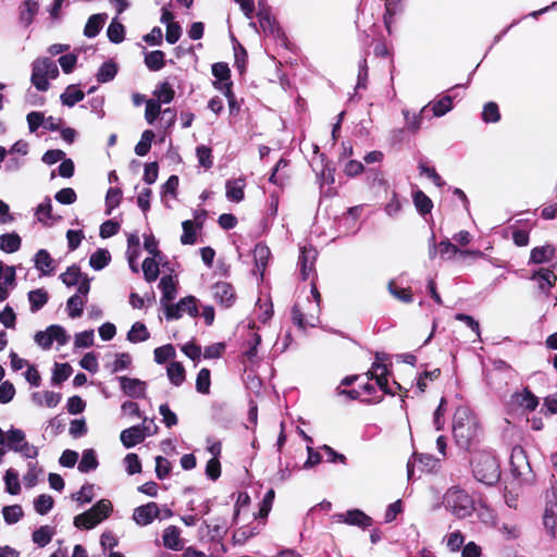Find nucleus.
Masks as SVG:
<instances>
[{
    "mask_svg": "<svg viewBox=\"0 0 557 557\" xmlns=\"http://www.w3.org/2000/svg\"><path fill=\"white\" fill-rule=\"evenodd\" d=\"M387 289L394 298L404 304H411L413 301L411 289L398 287L394 281L388 282Z\"/></svg>",
    "mask_w": 557,
    "mask_h": 557,
    "instance_id": "obj_39",
    "label": "nucleus"
},
{
    "mask_svg": "<svg viewBox=\"0 0 557 557\" xmlns=\"http://www.w3.org/2000/svg\"><path fill=\"white\" fill-rule=\"evenodd\" d=\"M451 431L456 444L463 449H468L478 438L480 434V424L476 416L470 408L459 406L455 410Z\"/></svg>",
    "mask_w": 557,
    "mask_h": 557,
    "instance_id": "obj_1",
    "label": "nucleus"
},
{
    "mask_svg": "<svg viewBox=\"0 0 557 557\" xmlns=\"http://www.w3.org/2000/svg\"><path fill=\"white\" fill-rule=\"evenodd\" d=\"M107 35L111 42H113V44L122 42L125 37L124 25L119 22H115L113 20L107 29Z\"/></svg>",
    "mask_w": 557,
    "mask_h": 557,
    "instance_id": "obj_48",
    "label": "nucleus"
},
{
    "mask_svg": "<svg viewBox=\"0 0 557 557\" xmlns=\"http://www.w3.org/2000/svg\"><path fill=\"white\" fill-rule=\"evenodd\" d=\"M210 371L206 368L198 372L196 379V389L201 394H208L210 391Z\"/></svg>",
    "mask_w": 557,
    "mask_h": 557,
    "instance_id": "obj_55",
    "label": "nucleus"
},
{
    "mask_svg": "<svg viewBox=\"0 0 557 557\" xmlns=\"http://www.w3.org/2000/svg\"><path fill=\"white\" fill-rule=\"evenodd\" d=\"M81 367L91 373L98 371L99 364L96 354L87 352L79 362Z\"/></svg>",
    "mask_w": 557,
    "mask_h": 557,
    "instance_id": "obj_64",
    "label": "nucleus"
},
{
    "mask_svg": "<svg viewBox=\"0 0 557 557\" xmlns=\"http://www.w3.org/2000/svg\"><path fill=\"white\" fill-rule=\"evenodd\" d=\"M154 138L152 131L147 129L141 134L140 140L135 146V153L139 157L146 156L151 147V143Z\"/></svg>",
    "mask_w": 557,
    "mask_h": 557,
    "instance_id": "obj_46",
    "label": "nucleus"
},
{
    "mask_svg": "<svg viewBox=\"0 0 557 557\" xmlns=\"http://www.w3.org/2000/svg\"><path fill=\"white\" fill-rule=\"evenodd\" d=\"M153 355L154 361L159 364H162L166 360L175 357V348L171 344L163 345L161 347L156 348Z\"/></svg>",
    "mask_w": 557,
    "mask_h": 557,
    "instance_id": "obj_54",
    "label": "nucleus"
},
{
    "mask_svg": "<svg viewBox=\"0 0 557 557\" xmlns=\"http://www.w3.org/2000/svg\"><path fill=\"white\" fill-rule=\"evenodd\" d=\"M212 74L219 81L215 83L216 88H219L227 98L228 104H238L232 90L233 84L231 82V70L228 65L224 62L213 64Z\"/></svg>",
    "mask_w": 557,
    "mask_h": 557,
    "instance_id": "obj_8",
    "label": "nucleus"
},
{
    "mask_svg": "<svg viewBox=\"0 0 557 557\" xmlns=\"http://www.w3.org/2000/svg\"><path fill=\"white\" fill-rule=\"evenodd\" d=\"M460 92L466 94V88L461 85H456L455 87L447 90L445 95H443L436 101H430L428 104H453L454 101H461L463 96L460 97Z\"/></svg>",
    "mask_w": 557,
    "mask_h": 557,
    "instance_id": "obj_34",
    "label": "nucleus"
},
{
    "mask_svg": "<svg viewBox=\"0 0 557 557\" xmlns=\"http://www.w3.org/2000/svg\"><path fill=\"white\" fill-rule=\"evenodd\" d=\"M60 98L62 104H75L84 99V92L77 85H70Z\"/></svg>",
    "mask_w": 557,
    "mask_h": 557,
    "instance_id": "obj_40",
    "label": "nucleus"
},
{
    "mask_svg": "<svg viewBox=\"0 0 557 557\" xmlns=\"http://www.w3.org/2000/svg\"><path fill=\"white\" fill-rule=\"evenodd\" d=\"M368 374L370 375V379H375L376 384L380 386V388L384 393H386V394L395 393V391L388 386V382L386 379L387 368L384 363L381 362V358L379 355L376 356V361L373 362Z\"/></svg>",
    "mask_w": 557,
    "mask_h": 557,
    "instance_id": "obj_17",
    "label": "nucleus"
},
{
    "mask_svg": "<svg viewBox=\"0 0 557 557\" xmlns=\"http://www.w3.org/2000/svg\"><path fill=\"white\" fill-rule=\"evenodd\" d=\"M21 243V237L16 233H7L0 236V249L7 253L17 251Z\"/></svg>",
    "mask_w": 557,
    "mask_h": 557,
    "instance_id": "obj_33",
    "label": "nucleus"
},
{
    "mask_svg": "<svg viewBox=\"0 0 557 557\" xmlns=\"http://www.w3.org/2000/svg\"><path fill=\"white\" fill-rule=\"evenodd\" d=\"M119 381L121 383V388L127 396L135 398L145 396L146 383L144 381L126 376H120Z\"/></svg>",
    "mask_w": 557,
    "mask_h": 557,
    "instance_id": "obj_20",
    "label": "nucleus"
},
{
    "mask_svg": "<svg viewBox=\"0 0 557 557\" xmlns=\"http://www.w3.org/2000/svg\"><path fill=\"white\" fill-rule=\"evenodd\" d=\"M2 513L5 522L12 524L16 523L21 519V517L23 516V510L21 506L13 505L4 507Z\"/></svg>",
    "mask_w": 557,
    "mask_h": 557,
    "instance_id": "obj_58",
    "label": "nucleus"
},
{
    "mask_svg": "<svg viewBox=\"0 0 557 557\" xmlns=\"http://www.w3.org/2000/svg\"><path fill=\"white\" fill-rule=\"evenodd\" d=\"M197 300L194 296L182 298L176 305L168 304L164 308L168 320L181 319L184 314L196 317L198 314Z\"/></svg>",
    "mask_w": 557,
    "mask_h": 557,
    "instance_id": "obj_9",
    "label": "nucleus"
},
{
    "mask_svg": "<svg viewBox=\"0 0 557 557\" xmlns=\"http://www.w3.org/2000/svg\"><path fill=\"white\" fill-rule=\"evenodd\" d=\"M58 75L59 69L50 58H37L32 64L30 81L38 90H47L49 88L48 79H53Z\"/></svg>",
    "mask_w": 557,
    "mask_h": 557,
    "instance_id": "obj_5",
    "label": "nucleus"
},
{
    "mask_svg": "<svg viewBox=\"0 0 557 557\" xmlns=\"http://www.w3.org/2000/svg\"><path fill=\"white\" fill-rule=\"evenodd\" d=\"M177 282L172 275H164L161 277L159 286L162 292L161 305L164 307L170 304L176 296Z\"/></svg>",
    "mask_w": 557,
    "mask_h": 557,
    "instance_id": "obj_24",
    "label": "nucleus"
},
{
    "mask_svg": "<svg viewBox=\"0 0 557 557\" xmlns=\"http://www.w3.org/2000/svg\"><path fill=\"white\" fill-rule=\"evenodd\" d=\"M111 260V255L107 249L96 250L89 258L90 267L96 270H102Z\"/></svg>",
    "mask_w": 557,
    "mask_h": 557,
    "instance_id": "obj_38",
    "label": "nucleus"
},
{
    "mask_svg": "<svg viewBox=\"0 0 557 557\" xmlns=\"http://www.w3.org/2000/svg\"><path fill=\"white\" fill-rule=\"evenodd\" d=\"M72 372V368L67 363H57L53 370V381L61 383L65 381Z\"/></svg>",
    "mask_w": 557,
    "mask_h": 557,
    "instance_id": "obj_63",
    "label": "nucleus"
},
{
    "mask_svg": "<svg viewBox=\"0 0 557 557\" xmlns=\"http://www.w3.org/2000/svg\"><path fill=\"white\" fill-rule=\"evenodd\" d=\"M39 4L36 0H24L20 7V21L25 26H29L35 15L38 13Z\"/></svg>",
    "mask_w": 557,
    "mask_h": 557,
    "instance_id": "obj_28",
    "label": "nucleus"
},
{
    "mask_svg": "<svg viewBox=\"0 0 557 557\" xmlns=\"http://www.w3.org/2000/svg\"><path fill=\"white\" fill-rule=\"evenodd\" d=\"M444 505L458 519L470 517L475 509L472 497L458 486L447 490L444 495Z\"/></svg>",
    "mask_w": 557,
    "mask_h": 557,
    "instance_id": "obj_3",
    "label": "nucleus"
},
{
    "mask_svg": "<svg viewBox=\"0 0 557 557\" xmlns=\"http://www.w3.org/2000/svg\"><path fill=\"white\" fill-rule=\"evenodd\" d=\"M163 545L172 550H181L184 545L181 540V531L175 525H170L164 529L162 534Z\"/></svg>",
    "mask_w": 557,
    "mask_h": 557,
    "instance_id": "obj_25",
    "label": "nucleus"
},
{
    "mask_svg": "<svg viewBox=\"0 0 557 557\" xmlns=\"http://www.w3.org/2000/svg\"><path fill=\"white\" fill-rule=\"evenodd\" d=\"M124 462L128 474L133 475L141 471V463L136 454H127L124 458Z\"/></svg>",
    "mask_w": 557,
    "mask_h": 557,
    "instance_id": "obj_62",
    "label": "nucleus"
},
{
    "mask_svg": "<svg viewBox=\"0 0 557 557\" xmlns=\"http://www.w3.org/2000/svg\"><path fill=\"white\" fill-rule=\"evenodd\" d=\"M40 470L37 468L36 463L29 462L27 466V472L23 476V481L27 487H33L37 484L38 475Z\"/></svg>",
    "mask_w": 557,
    "mask_h": 557,
    "instance_id": "obj_61",
    "label": "nucleus"
},
{
    "mask_svg": "<svg viewBox=\"0 0 557 557\" xmlns=\"http://www.w3.org/2000/svg\"><path fill=\"white\" fill-rule=\"evenodd\" d=\"M245 178L228 180L225 183V197L228 201L240 202L245 197Z\"/></svg>",
    "mask_w": 557,
    "mask_h": 557,
    "instance_id": "obj_19",
    "label": "nucleus"
},
{
    "mask_svg": "<svg viewBox=\"0 0 557 557\" xmlns=\"http://www.w3.org/2000/svg\"><path fill=\"white\" fill-rule=\"evenodd\" d=\"M54 263V260L46 249H39L34 256V267L44 276L53 274Z\"/></svg>",
    "mask_w": 557,
    "mask_h": 557,
    "instance_id": "obj_21",
    "label": "nucleus"
},
{
    "mask_svg": "<svg viewBox=\"0 0 557 557\" xmlns=\"http://www.w3.org/2000/svg\"><path fill=\"white\" fill-rule=\"evenodd\" d=\"M15 286V268L0 262V301L8 298Z\"/></svg>",
    "mask_w": 557,
    "mask_h": 557,
    "instance_id": "obj_16",
    "label": "nucleus"
},
{
    "mask_svg": "<svg viewBox=\"0 0 557 557\" xmlns=\"http://www.w3.org/2000/svg\"><path fill=\"white\" fill-rule=\"evenodd\" d=\"M211 292L213 299L222 307L228 308L236 300L234 287L227 282H216L212 285Z\"/></svg>",
    "mask_w": 557,
    "mask_h": 557,
    "instance_id": "obj_12",
    "label": "nucleus"
},
{
    "mask_svg": "<svg viewBox=\"0 0 557 557\" xmlns=\"http://www.w3.org/2000/svg\"><path fill=\"white\" fill-rule=\"evenodd\" d=\"M94 490L95 486L92 484H84L81 490L73 495V498L81 504H88L95 497Z\"/></svg>",
    "mask_w": 557,
    "mask_h": 557,
    "instance_id": "obj_57",
    "label": "nucleus"
},
{
    "mask_svg": "<svg viewBox=\"0 0 557 557\" xmlns=\"http://www.w3.org/2000/svg\"><path fill=\"white\" fill-rule=\"evenodd\" d=\"M28 300L30 304V310L36 312L47 304L48 293L44 288L30 290L28 293Z\"/></svg>",
    "mask_w": 557,
    "mask_h": 557,
    "instance_id": "obj_41",
    "label": "nucleus"
},
{
    "mask_svg": "<svg viewBox=\"0 0 557 557\" xmlns=\"http://www.w3.org/2000/svg\"><path fill=\"white\" fill-rule=\"evenodd\" d=\"M159 516L160 508L158 504L153 502L135 508L133 512L134 521L141 527L150 524Z\"/></svg>",
    "mask_w": 557,
    "mask_h": 557,
    "instance_id": "obj_14",
    "label": "nucleus"
},
{
    "mask_svg": "<svg viewBox=\"0 0 557 557\" xmlns=\"http://www.w3.org/2000/svg\"><path fill=\"white\" fill-rule=\"evenodd\" d=\"M117 73L116 64L113 62H104L98 70L97 81L100 83H107L112 81Z\"/></svg>",
    "mask_w": 557,
    "mask_h": 557,
    "instance_id": "obj_47",
    "label": "nucleus"
},
{
    "mask_svg": "<svg viewBox=\"0 0 557 557\" xmlns=\"http://www.w3.org/2000/svg\"><path fill=\"white\" fill-rule=\"evenodd\" d=\"M320 307L318 305L310 306L307 313L302 312L298 305H295L292 310L293 322L301 330L308 326H315L319 322Z\"/></svg>",
    "mask_w": 557,
    "mask_h": 557,
    "instance_id": "obj_11",
    "label": "nucleus"
},
{
    "mask_svg": "<svg viewBox=\"0 0 557 557\" xmlns=\"http://www.w3.org/2000/svg\"><path fill=\"white\" fill-rule=\"evenodd\" d=\"M453 107H406L403 110L408 127L416 129L422 124L424 117H429L430 113L432 116L441 117L445 115Z\"/></svg>",
    "mask_w": 557,
    "mask_h": 557,
    "instance_id": "obj_6",
    "label": "nucleus"
},
{
    "mask_svg": "<svg viewBox=\"0 0 557 557\" xmlns=\"http://www.w3.org/2000/svg\"><path fill=\"white\" fill-rule=\"evenodd\" d=\"M413 202L421 214L429 213L433 207L431 199L421 190L414 193Z\"/></svg>",
    "mask_w": 557,
    "mask_h": 557,
    "instance_id": "obj_50",
    "label": "nucleus"
},
{
    "mask_svg": "<svg viewBox=\"0 0 557 557\" xmlns=\"http://www.w3.org/2000/svg\"><path fill=\"white\" fill-rule=\"evenodd\" d=\"M54 535V530L49 525H42L33 533V541L39 547H45Z\"/></svg>",
    "mask_w": 557,
    "mask_h": 557,
    "instance_id": "obj_45",
    "label": "nucleus"
},
{
    "mask_svg": "<svg viewBox=\"0 0 557 557\" xmlns=\"http://www.w3.org/2000/svg\"><path fill=\"white\" fill-rule=\"evenodd\" d=\"M472 472L478 481L487 485L496 483L500 478L499 463L496 457L488 451L474 454L472 458Z\"/></svg>",
    "mask_w": 557,
    "mask_h": 557,
    "instance_id": "obj_2",
    "label": "nucleus"
},
{
    "mask_svg": "<svg viewBox=\"0 0 557 557\" xmlns=\"http://www.w3.org/2000/svg\"><path fill=\"white\" fill-rule=\"evenodd\" d=\"M106 20L107 14L104 13L92 14L89 16L84 28V35L88 38L96 37L103 27Z\"/></svg>",
    "mask_w": 557,
    "mask_h": 557,
    "instance_id": "obj_29",
    "label": "nucleus"
},
{
    "mask_svg": "<svg viewBox=\"0 0 557 557\" xmlns=\"http://www.w3.org/2000/svg\"><path fill=\"white\" fill-rule=\"evenodd\" d=\"M196 156L198 159L199 165L205 169H210L213 164L211 149L207 146H199L196 150Z\"/></svg>",
    "mask_w": 557,
    "mask_h": 557,
    "instance_id": "obj_59",
    "label": "nucleus"
},
{
    "mask_svg": "<svg viewBox=\"0 0 557 557\" xmlns=\"http://www.w3.org/2000/svg\"><path fill=\"white\" fill-rule=\"evenodd\" d=\"M94 331H84L77 333L74 338V346L76 348H88L94 345Z\"/></svg>",
    "mask_w": 557,
    "mask_h": 557,
    "instance_id": "obj_56",
    "label": "nucleus"
},
{
    "mask_svg": "<svg viewBox=\"0 0 557 557\" xmlns=\"http://www.w3.org/2000/svg\"><path fill=\"white\" fill-rule=\"evenodd\" d=\"M183 234L181 236V243L183 245H193L196 243L197 233L195 223L190 220H186L182 223Z\"/></svg>",
    "mask_w": 557,
    "mask_h": 557,
    "instance_id": "obj_49",
    "label": "nucleus"
},
{
    "mask_svg": "<svg viewBox=\"0 0 557 557\" xmlns=\"http://www.w3.org/2000/svg\"><path fill=\"white\" fill-rule=\"evenodd\" d=\"M34 507L39 515H46L53 507V498L50 495L41 494L35 499Z\"/></svg>",
    "mask_w": 557,
    "mask_h": 557,
    "instance_id": "obj_53",
    "label": "nucleus"
},
{
    "mask_svg": "<svg viewBox=\"0 0 557 557\" xmlns=\"http://www.w3.org/2000/svg\"><path fill=\"white\" fill-rule=\"evenodd\" d=\"M145 437V428H141V425H134L125 429L120 435V440L126 448L134 447L135 445L144 442Z\"/></svg>",
    "mask_w": 557,
    "mask_h": 557,
    "instance_id": "obj_22",
    "label": "nucleus"
},
{
    "mask_svg": "<svg viewBox=\"0 0 557 557\" xmlns=\"http://www.w3.org/2000/svg\"><path fill=\"white\" fill-rule=\"evenodd\" d=\"M165 54L161 50H154L146 53L145 64L150 71H160L165 65Z\"/></svg>",
    "mask_w": 557,
    "mask_h": 557,
    "instance_id": "obj_37",
    "label": "nucleus"
},
{
    "mask_svg": "<svg viewBox=\"0 0 557 557\" xmlns=\"http://www.w3.org/2000/svg\"><path fill=\"white\" fill-rule=\"evenodd\" d=\"M69 339L70 335L66 333L65 329L59 324H52L46 330L37 332L34 336L35 343L45 350L49 349L53 342H55L58 346H64Z\"/></svg>",
    "mask_w": 557,
    "mask_h": 557,
    "instance_id": "obj_7",
    "label": "nucleus"
},
{
    "mask_svg": "<svg viewBox=\"0 0 557 557\" xmlns=\"http://www.w3.org/2000/svg\"><path fill=\"white\" fill-rule=\"evenodd\" d=\"M337 522H343L349 525H357L360 528H368L372 524V518L359 509H351L345 513L335 516Z\"/></svg>",
    "mask_w": 557,
    "mask_h": 557,
    "instance_id": "obj_15",
    "label": "nucleus"
},
{
    "mask_svg": "<svg viewBox=\"0 0 557 557\" xmlns=\"http://www.w3.org/2000/svg\"><path fill=\"white\" fill-rule=\"evenodd\" d=\"M510 405L523 411H533L539 406V398L528 388H523L511 395Z\"/></svg>",
    "mask_w": 557,
    "mask_h": 557,
    "instance_id": "obj_13",
    "label": "nucleus"
},
{
    "mask_svg": "<svg viewBox=\"0 0 557 557\" xmlns=\"http://www.w3.org/2000/svg\"><path fill=\"white\" fill-rule=\"evenodd\" d=\"M400 0H385V13L383 15V22L387 33L392 34V25L394 24L395 15L400 11Z\"/></svg>",
    "mask_w": 557,
    "mask_h": 557,
    "instance_id": "obj_32",
    "label": "nucleus"
},
{
    "mask_svg": "<svg viewBox=\"0 0 557 557\" xmlns=\"http://www.w3.org/2000/svg\"><path fill=\"white\" fill-rule=\"evenodd\" d=\"M531 280L536 281L539 288L547 293L555 285L557 275L550 269H540L532 274Z\"/></svg>",
    "mask_w": 557,
    "mask_h": 557,
    "instance_id": "obj_23",
    "label": "nucleus"
},
{
    "mask_svg": "<svg viewBox=\"0 0 557 557\" xmlns=\"http://www.w3.org/2000/svg\"><path fill=\"white\" fill-rule=\"evenodd\" d=\"M166 372L171 383L176 386L181 385L185 380V369L180 362H171L168 366Z\"/></svg>",
    "mask_w": 557,
    "mask_h": 557,
    "instance_id": "obj_42",
    "label": "nucleus"
},
{
    "mask_svg": "<svg viewBox=\"0 0 557 557\" xmlns=\"http://www.w3.org/2000/svg\"><path fill=\"white\" fill-rule=\"evenodd\" d=\"M85 277L86 276L83 277V275H82V273L79 271V268H77L75 265H72V267L67 268V270L60 275V280L66 286H74V285H78L79 286V283L83 282V280Z\"/></svg>",
    "mask_w": 557,
    "mask_h": 557,
    "instance_id": "obj_43",
    "label": "nucleus"
},
{
    "mask_svg": "<svg viewBox=\"0 0 557 557\" xmlns=\"http://www.w3.org/2000/svg\"><path fill=\"white\" fill-rule=\"evenodd\" d=\"M33 400L39 406H46L48 408H54L61 400V396L54 392H44L33 394Z\"/></svg>",
    "mask_w": 557,
    "mask_h": 557,
    "instance_id": "obj_35",
    "label": "nucleus"
},
{
    "mask_svg": "<svg viewBox=\"0 0 557 557\" xmlns=\"http://www.w3.org/2000/svg\"><path fill=\"white\" fill-rule=\"evenodd\" d=\"M5 491L11 495H17L21 492L18 473L14 469H8L4 475Z\"/></svg>",
    "mask_w": 557,
    "mask_h": 557,
    "instance_id": "obj_44",
    "label": "nucleus"
},
{
    "mask_svg": "<svg viewBox=\"0 0 557 557\" xmlns=\"http://www.w3.org/2000/svg\"><path fill=\"white\" fill-rule=\"evenodd\" d=\"M556 248L550 245L534 247L530 253V263L541 264L548 262L555 256Z\"/></svg>",
    "mask_w": 557,
    "mask_h": 557,
    "instance_id": "obj_26",
    "label": "nucleus"
},
{
    "mask_svg": "<svg viewBox=\"0 0 557 557\" xmlns=\"http://www.w3.org/2000/svg\"><path fill=\"white\" fill-rule=\"evenodd\" d=\"M317 251L314 249L304 248L299 259L300 272L304 280H307L313 270Z\"/></svg>",
    "mask_w": 557,
    "mask_h": 557,
    "instance_id": "obj_30",
    "label": "nucleus"
},
{
    "mask_svg": "<svg viewBox=\"0 0 557 557\" xmlns=\"http://www.w3.org/2000/svg\"><path fill=\"white\" fill-rule=\"evenodd\" d=\"M175 96V91L169 82H162L153 90V98L146 101V104H166Z\"/></svg>",
    "mask_w": 557,
    "mask_h": 557,
    "instance_id": "obj_18",
    "label": "nucleus"
},
{
    "mask_svg": "<svg viewBox=\"0 0 557 557\" xmlns=\"http://www.w3.org/2000/svg\"><path fill=\"white\" fill-rule=\"evenodd\" d=\"M89 290L90 283L89 280L85 277L83 282L79 283L76 294L67 299L66 309L71 318H78L82 315Z\"/></svg>",
    "mask_w": 557,
    "mask_h": 557,
    "instance_id": "obj_10",
    "label": "nucleus"
},
{
    "mask_svg": "<svg viewBox=\"0 0 557 557\" xmlns=\"http://www.w3.org/2000/svg\"><path fill=\"white\" fill-rule=\"evenodd\" d=\"M150 334L146 325L141 322H135L131 330L127 332V341L137 344L145 342L149 338Z\"/></svg>",
    "mask_w": 557,
    "mask_h": 557,
    "instance_id": "obj_36",
    "label": "nucleus"
},
{
    "mask_svg": "<svg viewBox=\"0 0 557 557\" xmlns=\"http://www.w3.org/2000/svg\"><path fill=\"white\" fill-rule=\"evenodd\" d=\"M113 506L109 499H100L89 510L74 518V525L78 529H92L106 520L112 512Z\"/></svg>",
    "mask_w": 557,
    "mask_h": 557,
    "instance_id": "obj_4",
    "label": "nucleus"
},
{
    "mask_svg": "<svg viewBox=\"0 0 557 557\" xmlns=\"http://www.w3.org/2000/svg\"><path fill=\"white\" fill-rule=\"evenodd\" d=\"M143 272L148 282H153L159 275V265L153 258H146L143 262Z\"/></svg>",
    "mask_w": 557,
    "mask_h": 557,
    "instance_id": "obj_51",
    "label": "nucleus"
},
{
    "mask_svg": "<svg viewBox=\"0 0 557 557\" xmlns=\"http://www.w3.org/2000/svg\"><path fill=\"white\" fill-rule=\"evenodd\" d=\"M270 256V249L265 245H256L253 249V259L256 263V272L259 273L260 277L263 276Z\"/></svg>",
    "mask_w": 557,
    "mask_h": 557,
    "instance_id": "obj_27",
    "label": "nucleus"
},
{
    "mask_svg": "<svg viewBox=\"0 0 557 557\" xmlns=\"http://www.w3.org/2000/svg\"><path fill=\"white\" fill-rule=\"evenodd\" d=\"M234 57L235 66L238 69L240 73H243L246 70L248 53L239 42H237V45L234 47Z\"/></svg>",
    "mask_w": 557,
    "mask_h": 557,
    "instance_id": "obj_60",
    "label": "nucleus"
},
{
    "mask_svg": "<svg viewBox=\"0 0 557 557\" xmlns=\"http://www.w3.org/2000/svg\"><path fill=\"white\" fill-rule=\"evenodd\" d=\"M98 459L97 454L94 449H85L82 455V459L78 462V471L82 473H87L89 471L96 470L98 468Z\"/></svg>",
    "mask_w": 557,
    "mask_h": 557,
    "instance_id": "obj_31",
    "label": "nucleus"
},
{
    "mask_svg": "<svg viewBox=\"0 0 557 557\" xmlns=\"http://www.w3.org/2000/svg\"><path fill=\"white\" fill-rule=\"evenodd\" d=\"M122 199V191L120 188H109L106 196L107 214H111L112 210L115 209Z\"/></svg>",
    "mask_w": 557,
    "mask_h": 557,
    "instance_id": "obj_52",
    "label": "nucleus"
}]
</instances>
